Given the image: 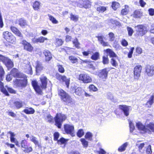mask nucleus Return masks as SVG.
<instances>
[{"label":"nucleus","mask_w":154,"mask_h":154,"mask_svg":"<svg viewBox=\"0 0 154 154\" xmlns=\"http://www.w3.org/2000/svg\"><path fill=\"white\" fill-rule=\"evenodd\" d=\"M129 125L130 130L132 131H133L135 129V127L133 123L131 121H130L129 122Z\"/></svg>","instance_id":"338daca9"},{"label":"nucleus","mask_w":154,"mask_h":154,"mask_svg":"<svg viewBox=\"0 0 154 154\" xmlns=\"http://www.w3.org/2000/svg\"><path fill=\"white\" fill-rule=\"evenodd\" d=\"M136 126L140 131H143L144 133H147L148 130L147 125L145 126L140 122H138L136 123Z\"/></svg>","instance_id":"6ab92c4d"},{"label":"nucleus","mask_w":154,"mask_h":154,"mask_svg":"<svg viewBox=\"0 0 154 154\" xmlns=\"http://www.w3.org/2000/svg\"><path fill=\"white\" fill-rule=\"evenodd\" d=\"M35 70L36 72H39L42 71L43 67L42 65V64L39 61H37L36 62Z\"/></svg>","instance_id":"b1692460"},{"label":"nucleus","mask_w":154,"mask_h":154,"mask_svg":"<svg viewBox=\"0 0 154 154\" xmlns=\"http://www.w3.org/2000/svg\"><path fill=\"white\" fill-rule=\"evenodd\" d=\"M84 132L83 130L82 129L79 130L77 133V136L79 137H81L84 135Z\"/></svg>","instance_id":"5fc2aeb1"},{"label":"nucleus","mask_w":154,"mask_h":154,"mask_svg":"<svg viewBox=\"0 0 154 154\" xmlns=\"http://www.w3.org/2000/svg\"><path fill=\"white\" fill-rule=\"evenodd\" d=\"M146 153L147 154H151L152 151L151 148V146L149 145L147 147L146 150Z\"/></svg>","instance_id":"69168bd1"},{"label":"nucleus","mask_w":154,"mask_h":154,"mask_svg":"<svg viewBox=\"0 0 154 154\" xmlns=\"http://www.w3.org/2000/svg\"><path fill=\"white\" fill-rule=\"evenodd\" d=\"M3 38L6 41L11 43H14L16 38L10 32L8 31H4L2 33Z\"/></svg>","instance_id":"0eeeda50"},{"label":"nucleus","mask_w":154,"mask_h":154,"mask_svg":"<svg viewBox=\"0 0 154 154\" xmlns=\"http://www.w3.org/2000/svg\"><path fill=\"white\" fill-rule=\"evenodd\" d=\"M72 89L74 91V93L78 96H81L83 94V91L81 87L74 86L72 88Z\"/></svg>","instance_id":"aec40b11"},{"label":"nucleus","mask_w":154,"mask_h":154,"mask_svg":"<svg viewBox=\"0 0 154 154\" xmlns=\"http://www.w3.org/2000/svg\"><path fill=\"white\" fill-rule=\"evenodd\" d=\"M55 45L57 46H60L62 45L64 41L62 39L58 38H56Z\"/></svg>","instance_id":"72a5a7b5"},{"label":"nucleus","mask_w":154,"mask_h":154,"mask_svg":"<svg viewBox=\"0 0 154 154\" xmlns=\"http://www.w3.org/2000/svg\"><path fill=\"white\" fill-rule=\"evenodd\" d=\"M23 112L27 114H32L35 112V110L32 107L27 108L23 110Z\"/></svg>","instance_id":"cd10ccee"},{"label":"nucleus","mask_w":154,"mask_h":154,"mask_svg":"<svg viewBox=\"0 0 154 154\" xmlns=\"http://www.w3.org/2000/svg\"><path fill=\"white\" fill-rule=\"evenodd\" d=\"M63 128L66 134H70L72 136H74V127L73 125L69 124H65L63 125Z\"/></svg>","instance_id":"9b49d317"},{"label":"nucleus","mask_w":154,"mask_h":154,"mask_svg":"<svg viewBox=\"0 0 154 154\" xmlns=\"http://www.w3.org/2000/svg\"><path fill=\"white\" fill-rule=\"evenodd\" d=\"M73 43L76 48H78L79 47L80 43L78 42V39L77 38L74 40L73 41Z\"/></svg>","instance_id":"13d9d810"},{"label":"nucleus","mask_w":154,"mask_h":154,"mask_svg":"<svg viewBox=\"0 0 154 154\" xmlns=\"http://www.w3.org/2000/svg\"><path fill=\"white\" fill-rule=\"evenodd\" d=\"M40 6V3L37 1H35L33 4V7L35 10H37L39 8Z\"/></svg>","instance_id":"37998d69"},{"label":"nucleus","mask_w":154,"mask_h":154,"mask_svg":"<svg viewBox=\"0 0 154 154\" xmlns=\"http://www.w3.org/2000/svg\"><path fill=\"white\" fill-rule=\"evenodd\" d=\"M69 59L73 63H75L78 62V60L77 58L75 57L70 56L69 57Z\"/></svg>","instance_id":"603ef678"},{"label":"nucleus","mask_w":154,"mask_h":154,"mask_svg":"<svg viewBox=\"0 0 154 154\" xmlns=\"http://www.w3.org/2000/svg\"><path fill=\"white\" fill-rule=\"evenodd\" d=\"M147 133L149 134L151 133V132H154V123L150 122L147 125Z\"/></svg>","instance_id":"a878e982"},{"label":"nucleus","mask_w":154,"mask_h":154,"mask_svg":"<svg viewBox=\"0 0 154 154\" xmlns=\"http://www.w3.org/2000/svg\"><path fill=\"white\" fill-rule=\"evenodd\" d=\"M10 73L14 78H18L21 77L20 76L23 74L19 72L18 69L16 68H13L11 70Z\"/></svg>","instance_id":"f3484780"},{"label":"nucleus","mask_w":154,"mask_h":154,"mask_svg":"<svg viewBox=\"0 0 154 154\" xmlns=\"http://www.w3.org/2000/svg\"><path fill=\"white\" fill-rule=\"evenodd\" d=\"M48 16L49 17V19L51 21L52 23L54 24L58 23V21H57L54 17L49 14L48 15Z\"/></svg>","instance_id":"de8ad7c7"},{"label":"nucleus","mask_w":154,"mask_h":154,"mask_svg":"<svg viewBox=\"0 0 154 154\" xmlns=\"http://www.w3.org/2000/svg\"><path fill=\"white\" fill-rule=\"evenodd\" d=\"M19 78H22V79H16L13 81L14 85L16 86L20 87L21 88L25 87L27 85L28 79L26 75L23 74Z\"/></svg>","instance_id":"20e7f679"},{"label":"nucleus","mask_w":154,"mask_h":154,"mask_svg":"<svg viewBox=\"0 0 154 154\" xmlns=\"http://www.w3.org/2000/svg\"><path fill=\"white\" fill-rule=\"evenodd\" d=\"M40 85H39L37 81L32 80L31 82L32 85L36 92L39 95L43 94L42 90L47 88L48 79L44 74L42 75L39 78Z\"/></svg>","instance_id":"f257e3e1"},{"label":"nucleus","mask_w":154,"mask_h":154,"mask_svg":"<svg viewBox=\"0 0 154 154\" xmlns=\"http://www.w3.org/2000/svg\"><path fill=\"white\" fill-rule=\"evenodd\" d=\"M119 4L116 2H113L112 3V7L113 9L116 10L119 7Z\"/></svg>","instance_id":"c03bdc74"},{"label":"nucleus","mask_w":154,"mask_h":154,"mask_svg":"<svg viewBox=\"0 0 154 154\" xmlns=\"http://www.w3.org/2000/svg\"><path fill=\"white\" fill-rule=\"evenodd\" d=\"M59 137V134L57 132H55L54 134V141H58Z\"/></svg>","instance_id":"680f3d73"},{"label":"nucleus","mask_w":154,"mask_h":154,"mask_svg":"<svg viewBox=\"0 0 154 154\" xmlns=\"http://www.w3.org/2000/svg\"><path fill=\"white\" fill-rule=\"evenodd\" d=\"M106 10V7L103 6H100L97 8V11L101 13H103Z\"/></svg>","instance_id":"a19ab883"},{"label":"nucleus","mask_w":154,"mask_h":154,"mask_svg":"<svg viewBox=\"0 0 154 154\" xmlns=\"http://www.w3.org/2000/svg\"><path fill=\"white\" fill-rule=\"evenodd\" d=\"M97 152L99 154H106V152L103 149L100 148L99 151H97Z\"/></svg>","instance_id":"774afa93"},{"label":"nucleus","mask_w":154,"mask_h":154,"mask_svg":"<svg viewBox=\"0 0 154 154\" xmlns=\"http://www.w3.org/2000/svg\"><path fill=\"white\" fill-rule=\"evenodd\" d=\"M3 63L5 64L6 67L7 68L8 70L13 68L14 66L13 62L11 60L6 57L5 59V60L4 61Z\"/></svg>","instance_id":"a211bd4d"},{"label":"nucleus","mask_w":154,"mask_h":154,"mask_svg":"<svg viewBox=\"0 0 154 154\" xmlns=\"http://www.w3.org/2000/svg\"><path fill=\"white\" fill-rule=\"evenodd\" d=\"M119 108L123 112L124 115L126 116H128L129 115L130 106L125 105H120Z\"/></svg>","instance_id":"2eb2a0df"},{"label":"nucleus","mask_w":154,"mask_h":154,"mask_svg":"<svg viewBox=\"0 0 154 154\" xmlns=\"http://www.w3.org/2000/svg\"><path fill=\"white\" fill-rule=\"evenodd\" d=\"M8 133L10 134V141L12 143H14L17 140L16 138L14 137L15 134L14 133L11 131H9Z\"/></svg>","instance_id":"58836bf2"},{"label":"nucleus","mask_w":154,"mask_h":154,"mask_svg":"<svg viewBox=\"0 0 154 154\" xmlns=\"http://www.w3.org/2000/svg\"><path fill=\"white\" fill-rule=\"evenodd\" d=\"M154 99V96L153 95H152L149 100L146 103V105H148V107H150L153 103Z\"/></svg>","instance_id":"f704fd0d"},{"label":"nucleus","mask_w":154,"mask_h":154,"mask_svg":"<svg viewBox=\"0 0 154 154\" xmlns=\"http://www.w3.org/2000/svg\"><path fill=\"white\" fill-rule=\"evenodd\" d=\"M92 61H90L88 64H87L86 66L88 69L94 70L95 69V68L92 64Z\"/></svg>","instance_id":"8fccbe9b"},{"label":"nucleus","mask_w":154,"mask_h":154,"mask_svg":"<svg viewBox=\"0 0 154 154\" xmlns=\"http://www.w3.org/2000/svg\"><path fill=\"white\" fill-rule=\"evenodd\" d=\"M0 90L1 92H2L6 96H9V94L8 91L4 87V83L2 82L0 80Z\"/></svg>","instance_id":"4be33fe9"},{"label":"nucleus","mask_w":154,"mask_h":154,"mask_svg":"<svg viewBox=\"0 0 154 154\" xmlns=\"http://www.w3.org/2000/svg\"><path fill=\"white\" fill-rule=\"evenodd\" d=\"M145 72L149 77H152L154 75V66L147 65L145 69Z\"/></svg>","instance_id":"4468645a"},{"label":"nucleus","mask_w":154,"mask_h":154,"mask_svg":"<svg viewBox=\"0 0 154 154\" xmlns=\"http://www.w3.org/2000/svg\"><path fill=\"white\" fill-rule=\"evenodd\" d=\"M43 54L45 56V60L46 61H49L51 59L52 57L50 51L48 50L45 51Z\"/></svg>","instance_id":"393cba45"},{"label":"nucleus","mask_w":154,"mask_h":154,"mask_svg":"<svg viewBox=\"0 0 154 154\" xmlns=\"http://www.w3.org/2000/svg\"><path fill=\"white\" fill-rule=\"evenodd\" d=\"M99 57V54L98 52H95L94 53H93L92 55L91 56V59L93 60H97Z\"/></svg>","instance_id":"4c0bfd02"},{"label":"nucleus","mask_w":154,"mask_h":154,"mask_svg":"<svg viewBox=\"0 0 154 154\" xmlns=\"http://www.w3.org/2000/svg\"><path fill=\"white\" fill-rule=\"evenodd\" d=\"M127 30L128 31V35L129 36H132L134 32V31L132 29L131 27H127Z\"/></svg>","instance_id":"052dcab7"},{"label":"nucleus","mask_w":154,"mask_h":154,"mask_svg":"<svg viewBox=\"0 0 154 154\" xmlns=\"http://www.w3.org/2000/svg\"><path fill=\"white\" fill-rule=\"evenodd\" d=\"M80 140L84 147L86 148L88 147V142L86 141L85 138H81Z\"/></svg>","instance_id":"49530a36"},{"label":"nucleus","mask_w":154,"mask_h":154,"mask_svg":"<svg viewBox=\"0 0 154 154\" xmlns=\"http://www.w3.org/2000/svg\"><path fill=\"white\" fill-rule=\"evenodd\" d=\"M70 18L71 20L74 22H76L78 20L79 17L78 15L71 14L70 16Z\"/></svg>","instance_id":"09e8293b"},{"label":"nucleus","mask_w":154,"mask_h":154,"mask_svg":"<svg viewBox=\"0 0 154 154\" xmlns=\"http://www.w3.org/2000/svg\"><path fill=\"white\" fill-rule=\"evenodd\" d=\"M67 118L66 115L61 113H57L54 118L50 114L46 116V119L48 122L51 123L53 122V119L54 121V125L58 128L60 129L61 128L63 122L65 121Z\"/></svg>","instance_id":"f03ea898"},{"label":"nucleus","mask_w":154,"mask_h":154,"mask_svg":"<svg viewBox=\"0 0 154 154\" xmlns=\"http://www.w3.org/2000/svg\"><path fill=\"white\" fill-rule=\"evenodd\" d=\"M30 140L33 143L35 146H37L40 148H42L41 145L39 143L38 141L37 140V138L33 136H32V138Z\"/></svg>","instance_id":"c85d7f7f"},{"label":"nucleus","mask_w":154,"mask_h":154,"mask_svg":"<svg viewBox=\"0 0 154 154\" xmlns=\"http://www.w3.org/2000/svg\"><path fill=\"white\" fill-rule=\"evenodd\" d=\"M78 5L80 8L84 7L87 8L91 6V2L89 0H79Z\"/></svg>","instance_id":"dca6fc26"},{"label":"nucleus","mask_w":154,"mask_h":154,"mask_svg":"<svg viewBox=\"0 0 154 154\" xmlns=\"http://www.w3.org/2000/svg\"><path fill=\"white\" fill-rule=\"evenodd\" d=\"M26 69V71L28 74H30V75L32 74L33 72L32 66L30 65H29L27 67Z\"/></svg>","instance_id":"6e6d98bb"},{"label":"nucleus","mask_w":154,"mask_h":154,"mask_svg":"<svg viewBox=\"0 0 154 154\" xmlns=\"http://www.w3.org/2000/svg\"><path fill=\"white\" fill-rule=\"evenodd\" d=\"M5 74V71L2 67L0 66V79L1 80H3V77Z\"/></svg>","instance_id":"3c124183"},{"label":"nucleus","mask_w":154,"mask_h":154,"mask_svg":"<svg viewBox=\"0 0 154 154\" xmlns=\"http://www.w3.org/2000/svg\"><path fill=\"white\" fill-rule=\"evenodd\" d=\"M14 105L17 109H19L23 106V103L21 101H15L13 103Z\"/></svg>","instance_id":"2f4dec72"},{"label":"nucleus","mask_w":154,"mask_h":154,"mask_svg":"<svg viewBox=\"0 0 154 154\" xmlns=\"http://www.w3.org/2000/svg\"><path fill=\"white\" fill-rule=\"evenodd\" d=\"M92 134L90 132H87L85 136V138L88 140H91L92 137Z\"/></svg>","instance_id":"864d4df0"},{"label":"nucleus","mask_w":154,"mask_h":154,"mask_svg":"<svg viewBox=\"0 0 154 154\" xmlns=\"http://www.w3.org/2000/svg\"><path fill=\"white\" fill-rule=\"evenodd\" d=\"M5 87L7 88L8 91L10 93L12 94H16V91L12 88L7 87V86H6Z\"/></svg>","instance_id":"e2e57ef3"},{"label":"nucleus","mask_w":154,"mask_h":154,"mask_svg":"<svg viewBox=\"0 0 154 154\" xmlns=\"http://www.w3.org/2000/svg\"><path fill=\"white\" fill-rule=\"evenodd\" d=\"M56 78L60 81L65 82L67 88H69L70 83V78H67L64 75H62L58 73H56L55 75Z\"/></svg>","instance_id":"9d476101"},{"label":"nucleus","mask_w":154,"mask_h":154,"mask_svg":"<svg viewBox=\"0 0 154 154\" xmlns=\"http://www.w3.org/2000/svg\"><path fill=\"white\" fill-rule=\"evenodd\" d=\"M20 147L25 153H29L33 150L32 146H29V143L26 140H22L20 143Z\"/></svg>","instance_id":"423d86ee"},{"label":"nucleus","mask_w":154,"mask_h":154,"mask_svg":"<svg viewBox=\"0 0 154 154\" xmlns=\"http://www.w3.org/2000/svg\"><path fill=\"white\" fill-rule=\"evenodd\" d=\"M129 11V8L128 6L125 5L124 6V8H122L121 11V14L122 15H125L128 14Z\"/></svg>","instance_id":"bb28decb"},{"label":"nucleus","mask_w":154,"mask_h":154,"mask_svg":"<svg viewBox=\"0 0 154 154\" xmlns=\"http://www.w3.org/2000/svg\"><path fill=\"white\" fill-rule=\"evenodd\" d=\"M108 55L107 54L106 56H103L102 57V63L103 64H107L109 63V59L108 57Z\"/></svg>","instance_id":"ea45409f"},{"label":"nucleus","mask_w":154,"mask_h":154,"mask_svg":"<svg viewBox=\"0 0 154 154\" xmlns=\"http://www.w3.org/2000/svg\"><path fill=\"white\" fill-rule=\"evenodd\" d=\"M58 71L61 73H63L65 72V70L62 65H57Z\"/></svg>","instance_id":"4d7b16f0"},{"label":"nucleus","mask_w":154,"mask_h":154,"mask_svg":"<svg viewBox=\"0 0 154 154\" xmlns=\"http://www.w3.org/2000/svg\"><path fill=\"white\" fill-rule=\"evenodd\" d=\"M128 145V143L125 142L120 146L118 148V150L119 152H122L124 151Z\"/></svg>","instance_id":"7c9ffc66"},{"label":"nucleus","mask_w":154,"mask_h":154,"mask_svg":"<svg viewBox=\"0 0 154 154\" xmlns=\"http://www.w3.org/2000/svg\"><path fill=\"white\" fill-rule=\"evenodd\" d=\"M58 94L62 102L68 105L72 103V100L71 97L65 91L60 89L58 91Z\"/></svg>","instance_id":"7ed1b4c3"},{"label":"nucleus","mask_w":154,"mask_h":154,"mask_svg":"<svg viewBox=\"0 0 154 154\" xmlns=\"http://www.w3.org/2000/svg\"><path fill=\"white\" fill-rule=\"evenodd\" d=\"M16 22H18L19 25L21 26H23L27 24L26 21L22 18L17 20Z\"/></svg>","instance_id":"e433bc0d"},{"label":"nucleus","mask_w":154,"mask_h":154,"mask_svg":"<svg viewBox=\"0 0 154 154\" xmlns=\"http://www.w3.org/2000/svg\"><path fill=\"white\" fill-rule=\"evenodd\" d=\"M11 31L16 35L20 37H22V35L21 32L15 27L11 26L10 27Z\"/></svg>","instance_id":"5701e85b"},{"label":"nucleus","mask_w":154,"mask_h":154,"mask_svg":"<svg viewBox=\"0 0 154 154\" xmlns=\"http://www.w3.org/2000/svg\"><path fill=\"white\" fill-rule=\"evenodd\" d=\"M137 35L140 36L144 35L147 32V27L143 25H140L135 27Z\"/></svg>","instance_id":"1a4fd4ad"},{"label":"nucleus","mask_w":154,"mask_h":154,"mask_svg":"<svg viewBox=\"0 0 154 154\" xmlns=\"http://www.w3.org/2000/svg\"><path fill=\"white\" fill-rule=\"evenodd\" d=\"M109 41H113L115 38V36L114 34L112 32H110L109 33Z\"/></svg>","instance_id":"0e129e2a"},{"label":"nucleus","mask_w":154,"mask_h":154,"mask_svg":"<svg viewBox=\"0 0 154 154\" xmlns=\"http://www.w3.org/2000/svg\"><path fill=\"white\" fill-rule=\"evenodd\" d=\"M48 40L47 38L43 36H41L38 38H34L32 39V41L34 43H37L38 42L43 43L45 40Z\"/></svg>","instance_id":"412c9836"},{"label":"nucleus","mask_w":154,"mask_h":154,"mask_svg":"<svg viewBox=\"0 0 154 154\" xmlns=\"http://www.w3.org/2000/svg\"><path fill=\"white\" fill-rule=\"evenodd\" d=\"M66 142V140L64 138L61 137L57 141L58 143L62 144L65 143Z\"/></svg>","instance_id":"bf43d9fd"},{"label":"nucleus","mask_w":154,"mask_h":154,"mask_svg":"<svg viewBox=\"0 0 154 154\" xmlns=\"http://www.w3.org/2000/svg\"><path fill=\"white\" fill-rule=\"evenodd\" d=\"M24 47V48H33L31 44L25 40H23L20 42Z\"/></svg>","instance_id":"c756f323"},{"label":"nucleus","mask_w":154,"mask_h":154,"mask_svg":"<svg viewBox=\"0 0 154 154\" xmlns=\"http://www.w3.org/2000/svg\"><path fill=\"white\" fill-rule=\"evenodd\" d=\"M141 15L142 13L139 10H136L134 12L133 17L134 18H140L141 16Z\"/></svg>","instance_id":"79ce46f5"},{"label":"nucleus","mask_w":154,"mask_h":154,"mask_svg":"<svg viewBox=\"0 0 154 154\" xmlns=\"http://www.w3.org/2000/svg\"><path fill=\"white\" fill-rule=\"evenodd\" d=\"M103 36L102 35L97 37L98 41L102 45L104 46H108L109 44L108 43V42H106L103 41Z\"/></svg>","instance_id":"473e14b6"},{"label":"nucleus","mask_w":154,"mask_h":154,"mask_svg":"<svg viewBox=\"0 0 154 154\" xmlns=\"http://www.w3.org/2000/svg\"><path fill=\"white\" fill-rule=\"evenodd\" d=\"M104 53L109 55V57L111 58L110 60V63L114 67H116L118 66V63L114 58L118 57L116 53L110 49H106L104 50Z\"/></svg>","instance_id":"39448f33"},{"label":"nucleus","mask_w":154,"mask_h":154,"mask_svg":"<svg viewBox=\"0 0 154 154\" xmlns=\"http://www.w3.org/2000/svg\"><path fill=\"white\" fill-rule=\"evenodd\" d=\"M108 72L107 68H104L99 71L97 76L101 80L105 81L107 78Z\"/></svg>","instance_id":"f8f14e48"},{"label":"nucleus","mask_w":154,"mask_h":154,"mask_svg":"<svg viewBox=\"0 0 154 154\" xmlns=\"http://www.w3.org/2000/svg\"><path fill=\"white\" fill-rule=\"evenodd\" d=\"M142 69V66L140 65L136 66L134 69V79H138L140 76V74Z\"/></svg>","instance_id":"ddd939ff"},{"label":"nucleus","mask_w":154,"mask_h":154,"mask_svg":"<svg viewBox=\"0 0 154 154\" xmlns=\"http://www.w3.org/2000/svg\"><path fill=\"white\" fill-rule=\"evenodd\" d=\"M84 56H86L89 54H93V50L92 49H88L87 51H84L82 52Z\"/></svg>","instance_id":"a18cd8bd"},{"label":"nucleus","mask_w":154,"mask_h":154,"mask_svg":"<svg viewBox=\"0 0 154 154\" xmlns=\"http://www.w3.org/2000/svg\"><path fill=\"white\" fill-rule=\"evenodd\" d=\"M88 89L90 91L96 92L98 90V89L93 84L90 85L88 87Z\"/></svg>","instance_id":"c9c22d12"},{"label":"nucleus","mask_w":154,"mask_h":154,"mask_svg":"<svg viewBox=\"0 0 154 154\" xmlns=\"http://www.w3.org/2000/svg\"><path fill=\"white\" fill-rule=\"evenodd\" d=\"M78 79L85 84L91 83L92 81L91 77L87 73L80 74L79 75Z\"/></svg>","instance_id":"6e6552de"}]
</instances>
